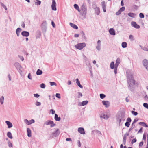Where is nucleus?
<instances>
[{
    "label": "nucleus",
    "mask_w": 148,
    "mask_h": 148,
    "mask_svg": "<svg viewBox=\"0 0 148 148\" xmlns=\"http://www.w3.org/2000/svg\"><path fill=\"white\" fill-rule=\"evenodd\" d=\"M78 132L81 134H85L84 129L82 127H79L78 129Z\"/></svg>",
    "instance_id": "nucleus-14"
},
{
    "label": "nucleus",
    "mask_w": 148,
    "mask_h": 148,
    "mask_svg": "<svg viewBox=\"0 0 148 148\" xmlns=\"http://www.w3.org/2000/svg\"><path fill=\"white\" fill-rule=\"evenodd\" d=\"M128 15L130 17L134 18L136 16V14L133 13H129L128 14Z\"/></svg>",
    "instance_id": "nucleus-28"
},
{
    "label": "nucleus",
    "mask_w": 148,
    "mask_h": 148,
    "mask_svg": "<svg viewBox=\"0 0 148 148\" xmlns=\"http://www.w3.org/2000/svg\"><path fill=\"white\" fill-rule=\"evenodd\" d=\"M125 7H122L120 8L119 10L121 12H122L123 11L125 10Z\"/></svg>",
    "instance_id": "nucleus-53"
},
{
    "label": "nucleus",
    "mask_w": 148,
    "mask_h": 148,
    "mask_svg": "<svg viewBox=\"0 0 148 148\" xmlns=\"http://www.w3.org/2000/svg\"><path fill=\"white\" fill-rule=\"evenodd\" d=\"M139 16L140 18H143L144 17V15L143 13H140L139 14Z\"/></svg>",
    "instance_id": "nucleus-48"
},
{
    "label": "nucleus",
    "mask_w": 148,
    "mask_h": 148,
    "mask_svg": "<svg viewBox=\"0 0 148 148\" xmlns=\"http://www.w3.org/2000/svg\"><path fill=\"white\" fill-rule=\"evenodd\" d=\"M70 25V26L73 28L75 29H77L78 28V27L75 25V24L73 23H69Z\"/></svg>",
    "instance_id": "nucleus-21"
},
{
    "label": "nucleus",
    "mask_w": 148,
    "mask_h": 148,
    "mask_svg": "<svg viewBox=\"0 0 148 148\" xmlns=\"http://www.w3.org/2000/svg\"><path fill=\"white\" fill-rule=\"evenodd\" d=\"M89 71L90 73L91 77L92 78L93 77V75L92 73V69H89Z\"/></svg>",
    "instance_id": "nucleus-45"
},
{
    "label": "nucleus",
    "mask_w": 148,
    "mask_h": 148,
    "mask_svg": "<svg viewBox=\"0 0 148 148\" xmlns=\"http://www.w3.org/2000/svg\"><path fill=\"white\" fill-rule=\"evenodd\" d=\"M42 73V70L40 69H38L36 71V74L37 75H40Z\"/></svg>",
    "instance_id": "nucleus-27"
},
{
    "label": "nucleus",
    "mask_w": 148,
    "mask_h": 148,
    "mask_svg": "<svg viewBox=\"0 0 148 148\" xmlns=\"http://www.w3.org/2000/svg\"><path fill=\"white\" fill-rule=\"evenodd\" d=\"M95 13L97 15H99L100 13V9L99 7H96L95 9Z\"/></svg>",
    "instance_id": "nucleus-23"
},
{
    "label": "nucleus",
    "mask_w": 148,
    "mask_h": 148,
    "mask_svg": "<svg viewBox=\"0 0 148 148\" xmlns=\"http://www.w3.org/2000/svg\"><path fill=\"white\" fill-rule=\"evenodd\" d=\"M52 9L53 10L56 11V1H52V5H51Z\"/></svg>",
    "instance_id": "nucleus-12"
},
{
    "label": "nucleus",
    "mask_w": 148,
    "mask_h": 148,
    "mask_svg": "<svg viewBox=\"0 0 148 148\" xmlns=\"http://www.w3.org/2000/svg\"><path fill=\"white\" fill-rule=\"evenodd\" d=\"M86 44L85 43H79L75 45V47L77 49L81 50L86 46Z\"/></svg>",
    "instance_id": "nucleus-4"
},
{
    "label": "nucleus",
    "mask_w": 148,
    "mask_h": 148,
    "mask_svg": "<svg viewBox=\"0 0 148 148\" xmlns=\"http://www.w3.org/2000/svg\"><path fill=\"white\" fill-rule=\"evenodd\" d=\"M144 107L146 108L147 109H148V104L146 103H144L143 104Z\"/></svg>",
    "instance_id": "nucleus-49"
},
{
    "label": "nucleus",
    "mask_w": 148,
    "mask_h": 148,
    "mask_svg": "<svg viewBox=\"0 0 148 148\" xmlns=\"http://www.w3.org/2000/svg\"><path fill=\"white\" fill-rule=\"evenodd\" d=\"M146 135L145 134H144L143 135V139L144 140H146Z\"/></svg>",
    "instance_id": "nucleus-62"
},
{
    "label": "nucleus",
    "mask_w": 148,
    "mask_h": 148,
    "mask_svg": "<svg viewBox=\"0 0 148 148\" xmlns=\"http://www.w3.org/2000/svg\"><path fill=\"white\" fill-rule=\"evenodd\" d=\"M145 99L147 101H148V95H146L144 97Z\"/></svg>",
    "instance_id": "nucleus-64"
},
{
    "label": "nucleus",
    "mask_w": 148,
    "mask_h": 148,
    "mask_svg": "<svg viewBox=\"0 0 148 148\" xmlns=\"http://www.w3.org/2000/svg\"><path fill=\"white\" fill-rule=\"evenodd\" d=\"M109 32L110 34L112 35H114L115 34V31L113 28H110L109 30Z\"/></svg>",
    "instance_id": "nucleus-18"
},
{
    "label": "nucleus",
    "mask_w": 148,
    "mask_h": 148,
    "mask_svg": "<svg viewBox=\"0 0 148 148\" xmlns=\"http://www.w3.org/2000/svg\"><path fill=\"white\" fill-rule=\"evenodd\" d=\"M14 65L16 68L19 70V71H21V72H22V71L21 70V69L22 68V67L19 63L18 62H16L14 64Z\"/></svg>",
    "instance_id": "nucleus-8"
},
{
    "label": "nucleus",
    "mask_w": 148,
    "mask_h": 148,
    "mask_svg": "<svg viewBox=\"0 0 148 148\" xmlns=\"http://www.w3.org/2000/svg\"><path fill=\"white\" fill-rule=\"evenodd\" d=\"M41 3V2L40 1L38 0H36V2L35 3V4L36 5H40Z\"/></svg>",
    "instance_id": "nucleus-35"
},
{
    "label": "nucleus",
    "mask_w": 148,
    "mask_h": 148,
    "mask_svg": "<svg viewBox=\"0 0 148 148\" xmlns=\"http://www.w3.org/2000/svg\"><path fill=\"white\" fill-rule=\"evenodd\" d=\"M101 118H103L105 119H108L109 117V116L105 114H103L102 115H101L100 116Z\"/></svg>",
    "instance_id": "nucleus-26"
},
{
    "label": "nucleus",
    "mask_w": 148,
    "mask_h": 148,
    "mask_svg": "<svg viewBox=\"0 0 148 148\" xmlns=\"http://www.w3.org/2000/svg\"><path fill=\"white\" fill-rule=\"evenodd\" d=\"M125 112H123L119 114L116 116L117 123H118L119 126L121 125L122 124V122L125 120Z\"/></svg>",
    "instance_id": "nucleus-2"
},
{
    "label": "nucleus",
    "mask_w": 148,
    "mask_h": 148,
    "mask_svg": "<svg viewBox=\"0 0 148 148\" xmlns=\"http://www.w3.org/2000/svg\"><path fill=\"white\" fill-rule=\"evenodd\" d=\"M24 121L28 125H29L32 123H34L35 122L34 120L33 119L30 121H28L27 119H25L24 120Z\"/></svg>",
    "instance_id": "nucleus-9"
},
{
    "label": "nucleus",
    "mask_w": 148,
    "mask_h": 148,
    "mask_svg": "<svg viewBox=\"0 0 148 148\" xmlns=\"http://www.w3.org/2000/svg\"><path fill=\"white\" fill-rule=\"evenodd\" d=\"M103 104L105 106L106 108H108L110 106V102L107 101H102Z\"/></svg>",
    "instance_id": "nucleus-13"
},
{
    "label": "nucleus",
    "mask_w": 148,
    "mask_h": 148,
    "mask_svg": "<svg viewBox=\"0 0 148 148\" xmlns=\"http://www.w3.org/2000/svg\"><path fill=\"white\" fill-rule=\"evenodd\" d=\"M49 83L50 84V85L51 86H53V85H55L56 86L57 85L56 84L55 82H50Z\"/></svg>",
    "instance_id": "nucleus-42"
},
{
    "label": "nucleus",
    "mask_w": 148,
    "mask_h": 148,
    "mask_svg": "<svg viewBox=\"0 0 148 148\" xmlns=\"http://www.w3.org/2000/svg\"><path fill=\"white\" fill-rule=\"evenodd\" d=\"M130 123L129 122H126L125 123V125L127 127H129L130 125Z\"/></svg>",
    "instance_id": "nucleus-50"
},
{
    "label": "nucleus",
    "mask_w": 148,
    "mask_h": 148,
    "mask_svg": "<svg viewBox=\"0 0 148 148\" xmlns=\"http://www.w3.org/2000/svg\"><path fill=\"white\" fill-rule=\"evenodd\" d=\"M101 6L103 10V11L104 12H106V3L105 1H102L101 3Z\"/></svg>",
    "instance_id": "nucleus-16"
},
{
    "label": "nucleus",
    "mask_w": 148,
    "mask_h": 148,
    "mask_svg": "<svg viewBox=\"0 0 148 148\" xmlns=\"http://www.w3.org/2000/svg\"><path fill=\"white\" fill-rule=\"evenodd\" d=\"M121 12L119 10L116 13V14L117 15H119L121 13Z\"/></svg>",
    "instance_id": "nucleus-59"
},
{
    "label": "nucleus",
    "mask_w": 148,
    "mask_h": 148,
    "mask_svg": "<svg viewBox=\"0 0 148 148\" xmlns=\"http://www.w3.org/2000/svg\"><path fill=\"white\" fill-rule=\"evenodd\" d=\"M120 59L119 58H118L116 60V63L115 64V66L116 67H118L119 65L120 64Z\"/></svg>",
    "instance_id": "nucleus-17"
},
{
    "label": "nucleus",
    "mask_w": 148,
    "mask_h": 148,
    "mask_svg": "<svg viewBox=\"0 0 148 148\" xmlns=\"http://www.w3.org/2000/svg\"><path fill=\"white\" fill-rule=\"evenodd\" d=\"M121 45L122 47L123 48H126L127 47V43L126 42H123L122 43Z\"/></svg>",
    "instance_id": "nucleus-34"
},
{
    "label": "nucleus",
    "mask_w": 148,
    "mask_h": 148,
    "mask_svg": "<svg viewBox=\"0 0 148 148\" xmlns=\"http://www.w3.org/2000/svg\"><path fill=\"white\" fill-rule=\"evenodd\" d=\"M47 23L46 21H44L41 25L42 30V32L45 33L47 29Z\"/></svg>",
    "instance_id": "nucleus-5"
},
{
    "label": "nucleus",
    "mask_w": 148,
    "mask_h": 148,
    "mask_svg": "<svg viewBox=\"0 0 148 148\" xmlns=\"http://www.w3.org/2000/svg\"><path fill=\"white\" fill-rule=\"evenodd\" d=\"M131 113L134 116H136L138 114V113L136 112L132 111H131Z\"/></svg>",
    "instance_id": "nucleus-46"
},
{
    "label": "nucleus",
    "mask_w": 148,
    "mask_h": 148,
    "mask_svg": "<svg viewBox=\"0 0 148 148\" xmlns=\"http://www.w3.org/2000/svg\"><path fill=\"white\" fill-rule=\"evenodd\" d=\"M54 119L56 121H60L61 120V118L60 117H58V115L56 114H55Z\"/></svg>",
    "instance_id": "nucleus-24"
},
{
    "label": "nucleus",
    "mask_w": 148,
    "mask_h": 148,
    "mask_svg": "<svg viewBox=\"0 0 148 148\" xmlns=\"http://www.w3.org/2000/svg\"><path fill=\"white\" fill-rule=\"evenodd\" d=\"M74 7L75 9L77 10L78 12H80L81 10L79 9V8L78 6V5L77 4H75L74 5Z\"/></svg>",
    "instance_id": "nucleus-25"
},
{
    "label": "nucleus",
    "mask_w": 148,
    "mask_h": 148,
    "mask_svg": "<svg viewBox=\"0 0 148 148\" xmlns=\"http://www.w3.org/2000/svg\"><path fill=\"white\" fill-rule=\"evenodd\" d=\"M143 64L145 68L148 70V61L146 59H144L143 61Z\"/></svg>",
    "instance_id": "nucleus-7"
},
{
    "label": "nucleus",
    "mask_w": 148,
    "mask_h": 148,
    "mask_svg": "<svg viewBox=\"0 0 148 148\" xmlns=\"http://www.w3.org/2000/svg\"><path fill=\"white\" fill-rule=\"evenodd\" d=\"M22 29L20 28H17L16 30V33L18 36H19L20 35V33Z\"/></svg>",
    "instance_id": "nucleus-19"
},
{
    "label": "nucleus",
    "mask_w": 148,
    "mask_h": 148,
    "mask_svg": "<svg viewBox=\"0 0 148 148\" xmlns=\"http://www.w3.org/2000/svg\"><path fill=\"white\" fill-rule=\"evenodd\" d=\"M28 78L30 79L31 80L32 79V78L31 77V75H30V74L29 73L28 74V75L27 76Z\"/></svg>",
    "instance_id": "nucleus-63"
},
{
    "label": "nucleus",
    "mask_w": 148,
    "mask_h": 148,
    "mask_svg": "<svg viewBox=\"0 0 148 148\" xmlns=\"http://www.w3.org/2000/svg\"><path fill=\"white\" fill-rule=\"evenodd\" d=\"M127 122H129V123L131 122L132 120L130 118L128 117L127 119Z\"/></svg>",
    "instance_id": "nucleus-61"
},
{
    "label": "nucleus",
    "mask_w": 148,
    "mask_h": 148,
    "mask_svg": "<svg viewBox=\"0 0 148 148\" xmlns=\"http://www.w3.org/2000/svg\"><path fill=\"white\" fill-rule=\"evenodd\" d=\"M88 101H87V100L84 101H82V102L81 104V105H80V106H84V105H85L88 103Z\"/></svg>",
    "instance_id": "nucleus-29"
},
{
    "label": "nucleus",
    "mask_w": 148,
    "mask_h": 148,
    "mask_svg": "<svg viewBox=\"0 0 148 148\" xmlns=\"http://www.w3.org/2000/svg\"><path fill=\"white\" fill-rule=\"evenodd\" d=\"M131 24L132 26L136 29H139L140 27V26L137 24L136 22L132 21L131 22Z\"/></svg>",
    "instance_id": "nucleus-11"
},
{
    "label": "nucleus",
    "mask_w": 148,
    "mask_h": 148,
    "mask_svg": "<svg viewBox=\"0 0 148 148\" xmlns=\"http://www.w3.org/2000/svg\"><path fill=\"white\" fill-rule=\"evenodd\" d=\"M44 124L46 125L51 124L50 125L51 127H53L56 125V124L54 123L53 121L51 120H48L46 121L45 122Z\"/></svg>",
    "instance_id": "nucleus-6"
},
{
    "label": "nucleus",
    "mask_w": 148,
    "mask_h": 148,
    "mask_svg": "<svg viewBox=\"0 0 148 148\" xmlns=\"http://www.w3.org/2000/svg\"><path fill=\"white\" fill-rule=\"evenodd\" d=\"M8 144L9 147H12V145L10 141H9L8 142Z\"/></svg>",
    "instance_id": "nucleus-44"
},
{
    "label": "nucleus",
    "mask_w": 148,
    "mask_h": 148,
    "mask_svg": "<svg viewBox=\"0 0 148 148\" xmlns=\"http://www.w3.org/2000/svg\"><path fill=\"white\" fill-rule=\"evenodd\" d=\"M81 14L83 18H86L87 12V8L86 5L84 4H83L80 7Z\"/></svg>",
    "instance_id": "nucleus-3"
},
{
    "label": "nucleus",
    "mask_w": 148,
    "mask_h": 148,
    "mask_svg": "<svg viewBox=\"0 0 148 148\" xmlns=\"http://www.w3.org/2000/svg\"><path fill=\"white\" fill-rule=\"evenodd\" d=\"M126 73L128 88L133 91L134 90V85L135 84V81L133 77V73L131 70L128 69L127 70Z\"/></svg>",
    "instance_id": "nucleus-1"
},
{
    "label": "nucleus",
    "mask_w": 148,
    "mask_h": 148,
    "mask_svg": "<svg viewBox=\"0 0 148 148\" xmlns=\"http://www.w3.org/2000/svg\"><path fill=\"white\" fill-rule=\"evenodd\" d=\"M21 35L23 36L27 37L29 35V33L27 31H23L21 33Z\"/></svg>",
    "instance_id": "nucleus-15"
},
{
    "label": "nucleus",
    "mask_w": 148,
    "mask_h": 148,
    "mask_svg": "<svg viewBox=\"0 0 148 148\" xmlns=\"http://www.w3.org/2000/svg\"><path fill=\"white\" fill-rule=\"evenodd\" d=\"M7 136L10 139H12L13 138L12 134L10 132H8L7 133Z\"/></svg>",
    "instance_id": "nucleus-33"
},
{
    "label": "nucleus",
    "mask_w": 148,
    "mask_h": 148,
    "mask_svg": "<svg viewBox=\"0 0 148 148\" xmlns=\"http://www.w3.org/2000/svg\"><path fill=\"white\" fill-rule=\"evenodd\" d=\"M27 136L29 137L31 136V131L30 129L29 128H27Z\"/></svg>",
    "instance_id": "nucleus-22"
},
{
    "label": "nucleus",
    "mask_w": 148,
    "mask_h": 148,
    "mask_svg": "<svg viewBox=\"0 0 148 148\" xmlns=\"http://www.w3.org/2000/svg\"><path fill=\"white\" fill-rule=\"evenodd\" d=\"M0 4H1V6L3 7L6 10H7V8L6 6L3 3L1 2L0 3Z\"/></svg>",
    "instance_id": "nucleus-40"
},
{
    "label": "nucleus",
    "mask_w": 148,
    "mask_h": 148,
    "mask_svg": "<svg viewBox=\"0 0 148 148\" xmlns=\"http://www.w3.org/2000/svg\"><path fill=\"white\" fill-rule=\"evenodd\" d=\"M5 123L8 126V128H10L12 127V125L10 121H5Z\"/></svg>",
    "instance_id": "nucleus-20"
},
{
    "label": "nucleus",
    "mask_w": 148,
    "mask_h": 148,
    "mask_svg": "<svg viewBox=\"0 0 148 148\" xmlns=\"http://www.w3.org/2000/svg\"><path fill=\"white\" fill-rule=\"evenodd\" d=\"M96 48L98 50L100 51L101 49V45H97Z\"/></svg>",
    "instance_id": "nucleus-39"
},
{
    "label": "nucleus",
    "mask_w": 148,
    "mask_h": 148,
    "mask_svg": "<svg viewBox=\"0 0 148 148\" xmlns=\"http://www.w3.org/2000/svg\"><path fill=\"white\" fill-rule=\"evenodd\" d=\"M100 96L101 99H103L105 97L106 95L103 94H100Z\"/></svg>",
    "instance_id": "nucleus-41"
},
{
    "label": "nucleus",
    "mask_w": 148,
    "mask_h": 148,
    "mask_svg": "<svg viewBox=\"0 0 148 148\" xmlns=\"http://www.w3.org/2000/svg\"><path fill=\"white\" fill-rule=\"evenodd\" d=\"M75 81L76 82V83L77 84L78 86L80 84V81H79L78 78L76 79H75Z\"/></svg>",
    "instance_id": "nucleus-47"
},
{
    "label": "nucleus",
    "mask_w": 148,
    "mask_h": 148,
    "mask_svg": "<svg viewBox=\"0 0 148 148\" xmlns=\"http://www.w3.org/2000/svg\"><path fill=\"white\" fill-rule=\"evenodd\" d=\"M35 104L37 106H40L41 105V103L40 102L36 101Z\"/></svg>",
    "instance_id": "nucleus-52"
},
{
    "label": "nucleus",
    "mask_w": 148,
    "mask_h": 148,
    "mask_svg": "<svg viewBox=\"0 0 148 148\" xmlns=\"http://www.w3.org/2000/svg\"><path fill=\"white\" fill-rule=\"evenodd\" d=\"M18 57L22 61H23L24 60V58L23 56H21L20 55H18Z\"/></svg>",
    "instance_id": "nucleus-54"
},
{
    "label": "nucleus",
    "mask_w": 148,
    "mask_h": 148,
    "mask_svg": "<svg viewBox=\"0 0 148 148\" xmlns=\"http://www.w3.org/2000/svg\"><path fill=\"white\" fill-rule=\"evenodd\" d=\"M60 133V132L58 129H57L53 133L52 135L53 137H56L58 136Z\"/></svg>",
    "instance_id": "nucleus-10"
},
{
    "label": "nucleus",
    "mask_w": 148,
    "mask_h": 148,
    "mask_svg": "<svg viewBox=\"0 0 148 148\" xmlns=\"http://www.w3.org/2000/svg\"><path fill=\"white\" fill-rule=\"evenodd\" d=\"M117 68L118 67L115 66V68L114 69V72L115 74H116L117 73Z\"/></svg>",
    "instance_id": "nucleus-57"
},
{
    "label": "nucleus",
    "mask_w": 148,
    "mask_h": 148,
    "mask_svg": "<svg viewBox=\"0 0 148 148\" xmlns=\"http://www.w3.org/2000/svg\"><path fill=\"white\" fill-rule=\"evenodd\" d=\"M139 124L140 125H142L143 126L148 127V126L144 122H140L139 123Z\"/></svg>",
    "instance_id": "nucleus-31"
},
{
    "label": "nucleus",
    "mask_w": 148,
    "mask_h": 148,
    "mask_svg": "<svg viewBox=\"0 0 148 148\" xmlns=\"http://www.w3.org/2000/svg\"><path fill=\"white\" fill-rule=\"evenodd\" d=\"M45 85L44 84L42 83L40 85V87L42 88H45Z\"/></svg>",
    "instance_id": "nucleus-51"
},
{
    "label": "nucleus",
    "mask_w": 148,
    "mask_h": 148,
    "mask_svg": "<svg viewBox=\"0 0 148 148\" xmlns=\"http://www.w3.org/2000/svg\"><path fill=\"white\" fill-rule=\"evenodd\" d=\"M115 65H114V62H112L110 64V67L111 69H113L115 68Z\"/></svg>",
    "instance_id": "nucleus-30"
},
{
    "label": "nucleus",
    "mask_w": 148,
    "mask_h": 148,
    "mask_svg": "<svg viewBox=\"0 0 148 148\" xmlns=\"http://www.w3.org/2000/svg\"><path fill=\"white\" fill-rule=\"evenodd\" d=\"M4 99V97L3 96H2L0 98V102L1 104H3Z\"/></svg>",
    "instance_id": "nucleus-32"
},
{
    "label": "nucleus",
    "mask_w": 148,
    "mask_h": 148,
    "mask_svg": "<svg viewBox=\"0 0 148 148\" xmlns=\"http://www.w3.org/2000/svg\"><path fill=\"white\" fill-rule=\"evenodd\" d=\"M56 97L60 99L61 97L60 94L59 93H56Z\"/></svg>",
    "instance_id": "nucleus-55"
},
{
    "label": "nucleus",
    "mask_w": 148,
    "mask_h": 148,
    "mask_svg": "<svg viewBox=\"0 0 148 148\" xmlns=\"http://www.w3.org/2000/svg\"><path fill=\"white\" fill-rule=\"evenodd\" d=\"M86 64L89 69H92V66L89 61L87 62Z\"/></svg>",
    "instance_id": "nucleus-38"
},
{
    "label": "nucleus",
    "mask_w": 148,
    "mask_h": 148,
    "mask_svg": "<svg viewBox=\"0 0 148 148\" xmlns=\"http://www.w3.org/2000/svg\"><path fill=\"white\" fill-rule=\"evenodd\" d=\"M129 39L131 41H133L134 40L133 36L132 35H129Z\"/></svg>",
    "instance_id": "nucleus-36"
},
{
    "label": "nucleus",
    "mask_w": 148,
    "mask_h": 148,
    "mask_svg": "<svg viewBox=\"0 0 148 148\" xmlns=\"http://www.w3.org/2000/svg\"><path fill=\"white\" fill-rule=\"evenodd\" d=\"M140 46L141 47V48L144 50L147 51H148V48L146 47H143L141 45H140Z\"/></svg>",
    "instance_id": "nucleus-37"
},
{
    "label": "nucleus",
    "mask_w": 148,
    "mask_h": 148,
    "mask_svg": "<svg viewBox=\"0 0 148 148\" xmlns=\"http://www.w3.org/2000/svg\"><path fill=\"white\" fill-rule=\"evenodd\" d=\"M137 141L136 139V138H135L133 139L131 141V143L133 144L134 143L136 142Z\"/></svg>",
    "instance_id": "nucleus-56"
},
{
    "label": "nucleus",
    "mask_w": 148,
    "mask_h": 148,
    "mask_svg": "<svg viewBox=\"0 0 148 148\" xmlns=\"http://www.w3.org/2000/svg\"><path fill=\"white\" fill-rule=\"evenodd\" d=\"M34 97L36 98H38L40 96V95L37 93L34 94Z\"/></svg>",
    "instance_id": "nucleus-58"
},
{
    "label": "nucleus",
    "mask_w": 148,
    "mask_h": 148,
    "mask_svg": "<svg viewBox=\"0 0 148 148\" xmlns=\"http://www.w3.org/2000/svg\"><path fill=\"white\" fill-rule=\"evenodd\" d=\"M129 135V134H125L124 136V137H123V140H126V138H127V136H128Z\"/></svg>",
    "instance_id": "nucleus-43"
},
{
    "label": "nucleus",
    "mask_w": 148,
    "mask_h": 148,
    "mask_svg": "<svg viewBox=\"0 0 148 148\" xmlns=\"http://www.w3.org/2000/svg\"><path fill=\"white\" fill-rule=\"evenodd\" d=\"M50 112H51V114H55V110L53 109H51L50 110Z\"/></svg>",
    "instance_id": "nucleus-60"
}]
</instances>
